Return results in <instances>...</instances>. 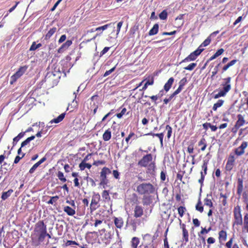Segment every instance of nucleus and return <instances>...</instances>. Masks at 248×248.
<instances>
[{
	"mask_svg": "<svg viewBox=\"0 0 248 248\" xmlns=\"http://www.w3.org/2000/svg\"><path fill=\"white\" fill-rule=\"evenodd\" d=\"M111 137V132L110 129L106 130L103 135V139L104 141L109 140Z\"/></svg>",
	"mask_w": 248,
	"mask_h": 248,
	"instance_id": "nucleus-29",
	"label": "nucleus"
},
{
	"mask_svg": "<svg viewBox=\"0 0 248 248\" xmlns=\"http://www.w3.org/2000/svg\"><path fill=\"white\" fill-rule=\"evenodd\" d=\"M219 239L221 241H225L227 239V233L225 231L221 230L219 232Z\"/></svg>",
	"mask_w": 248,
	"mask_h": 248,
	"instance_id": "nucleus-37",
	"label": "nucleus"
},
{
	"mask_svg": "<svg viewBox=\"0 0 248 248\" xmlns=\"http://www.w3.org/2000/svg\"><path fill=\"white\" fill-rule=\"evenodd\" d=\"M41 46H42V44L41 43L36 44L35 42H33L30 48V51L35 50L36 49L39 48Z\"/></svg>",
	"mask_w": 248,
	"mask_h": 248,
	"instance_id": "nucleus-40",
	"label": "nucleus"
},
{
	"mask_svg": "<svg viewBox=\"0 0 248 248\" xmlns=\"http://www.w3.org/2000/svg\"><path fill=\"white\" fill-rule=\"evenodd\" d=\"M81 170H84L86 168L88 169H90L92 167V165L89 163H85L83 162H82L79 166Z\"/></svg>",
	"mask_w": 248,
	"mask_h": 248,
	"instance_id": "nucleus-41",
	"label": "nucleus"
},
{
	"mask_svg": "<svg viewBox=\"0 0 248 248\" xmlns=\"http://www.w3.org/2000/svg\"><path fill=\"white\" fill-rule=\"evenodd\" d=\"M35 138L34 136H32L31 137H30L28 138L26 140H25L24 141H23L21 143V147L19 149L17 150V153L18 155L20 154V152L21 151L22 149L23 150H25V148L27 146H28V147H29V143L30 142L34 140Z\"/></svg>",
	"mask_w": 248,
	"mask_h": 248,
	"instance_id": "nucleus-11",
	"label": "nucleus"
},
{
	"mask_svg": "<svg viewBox=\"0 0 248 248\" xmlns=\"http://www.w3.org/2000/svg\"><path fill=\"white\" fill-rule=\"evenodd\" d=\"M204 205L210 207H212L213 206V203L211 200L208 199V198H206L204 200Z\"/></svg>",
	"mask_w": 248,
	"mask_h": 248,
	"instance_id": "nucleus-48",
	"label": "nucleus"
},
{
	"mask_svg": "<svg viewBox=\"0 0 248 248\" xmlns=\"http://www.w3.org/2000/svg\"><path fill=\"white\" fill-rule=\"evenodd\" d=\"M237 62V60H233L230 61L229 62H228L227 64H226L223 67L221 73H223L224 72L227 71L228 69V68H229L231 66L235 64Z\"/></svg>",
	"mask_w": 248,
	"mask_h": 248,
	"instance_id": "nucleus-26",
	"label": "nucleus"
},
{
	"mask_svg": "<svg viewBox=\"0 0 248 248\" xmlns=\"http://www.w3.org/2000/svg\"><path fill=\"white\" fill-rule=\"evenodd\" d=\"M72 44V40H67L64 43H63L62 46L58 49V52L62 53L64 50L68 49V48Z\"/></svg>",
	"mask_w": 248,
	"mask_h": 248,
	"instance_id": "nucleus-17",
	"label": "nucleus"
},
{
	"mask_svg": "<svg viewBox=\"0 0 248 248\" xmlns=\"http://www.w3.org/2000/svg\"><path fill=\"white\" fill-rule=\"evenodd\" d=\"M100 196L99 194L94 193L92 197L91 203V209L92 210H95L98 207V203L100 201Z\"/></svg>",
	"mask_w": 248,
	"mask_h": 248,
	"instance_id": "nucleus-9",
	"label": "nucleus"
},
{
	"mask_svg": "<svg viewBox=\"0 0 248 248\" xmlns=\"http://www.w3.org/2000/svg\"><path fill=\"white\" fill-rule=\"evenodd\" d=\"M199 149L204 151L206 147L205 140L203 138L198 143Z\"/></svg>",
	"mask_w": 248,
	"mask_h": 248,
	"instance_id": "nucleus-32",
	"label": "nucleus"
},
{
	"mask_svg": "<svg viewBox=\"0 0 248 248\" xmlns=\"http://www.w3.org/2000/svg\"><path fill=\"white\" fill-rule=\"evenodd\" d=\"M185 211H186V208L184 207L180 206L178 208V213L181 217H182L183 216L184 213Z\"/></svg>",
	"mask_w": 248,
	"mask_h": 248,
	"instance_id": "nucleus-53",
	"label": "nucleus"
},
{
	"mask_svg": "<svg viewBox=\"0 0 248 248\" xmlns=\"http://www.w3.org/2000/svg\"><path fill=\"white\" fill-rule=\"evenodd\" d=\"M211 35L208 36L203 42L199 46L198 48H203V46H206L210 44L211 41Z\"/></svg>",
	"mask_w": 248,
	"mask_h": 248,
	"instance_id": "nucleus-35",
	"label": "nucleus"
},
{
	"mask_svg": "<svg viewBox=\"0 0 248 248\" xmlns=\"http://www.w3.org/2000/svg\"><path fill=\"white\" fill-rule=\"evenodd\" d=\"M196 209L201 213H202L203 211V207L202 205V202L200 200L196 206Z\"/></svg>",
	"mask_w": 248,
	"mask_h": 248,
	"instance_id": "nucleus-47",
	"label": "nucleus"
},
{
	"mask_svg": "<svg viewBox=\"0 0 248 248\" xmlns=\"http://www.w3.org/2000/svg\"><path fill=\"white\" fill-rule=\"evenodd\" d=\"M142 208L139 205H136L134 209V217L136 218L140 217L143 215Z\"/></svg>",
	"mask_w": 248,
	"mask_h": 248,
	"instance_id": "nucleus-19",
	"label": "nucleus"
},
{
	"mask_svg": "<svg viewBox=\"0 0 248 248\" xmlns=\"http://www.w3.org/2000/svg\"><path fill=\"white\" fill-rule=\"evenodd\" d=\"M174 79L173 78H170L167 82L165 84L164 86V90L166 92H168L171 88L173 83L174 82Z\"/></svg>",
	"mask_w": 248,
	"mask_h": 248,
	"instance_id": "nucleus-20",
	"label": "nucleus"
},
{
	"mask_svg": "<svg viewBox=\"0 0 248 248\" xmlns=\"http://www.w3.org/2000/svg\"><path fill=\"white\" fill-rule=\"evenodd\" d=\"M13 192V190L12 189L8 190L6 192H2L1 197L2 200L3 201H5V200H6L8 197H9L11 196V195L12 194V193Z\"/></svg>",
	"mask_w": 248,
	"mask_h": 248,
	"instance_id": "nucleus-31",
	"label": "nucleus"
},
{
	"mask_svg": "<svg viewBox=\"0 0 248 248\" xmlns=\"http://www.w3.org/2000/svg\"><path fill=\"white\" fill-rule=\"evenodd\" d=\"M99 34L98 33H97L95 36H94L93 37H92V38L90 39H88V40H84L83 41H82L80 45H79V46H80V48H81L84 45H86L88 42H89L90 41H91V40H94L96 37L98 36Z\"/></svg>",
	"mask_w": 248,
	"mask_h": 248,
	"instance_id": "nucleus-39",
	"label": "nucleus"
},
{
	"mask_svg": "<svg viewBox=\"0 0 248 248\" xmlns=\"http://www.w3.org/2000/svg\"><path fill=\"white\" fill-rule=\"evenodd\" d=\"M152 163V156H143L138 164L141 167H146L148 165H151Z\"/></svg>",
	"mask_w": 248,
	"mask_h": 248,
	"instance_id": "nucleus-10",
	"label": "nucleus"
},
{
	"mask_svg": "<svg viewBox=\"0 0 248 248\" xmlns=\"http://www.w3.org/2000/svg\"><path fill=\"white\" fill-rule=\"evenodd\" d=\"M237 117L238 119L234 125V128L236 130L238 129L241 126H243L246 122L244 116L240 114H238Z\"/></svg>",
	"mask_w": 248,
	"mask_h": 248,
	"instance_id": "nucleus-12",
	"label": "nucleus"
},
{
	"mask_svg": "<svg viewBox=\"0 0 248 248\" xmlns=\"http://www.w3.org/2000/svg\"><path fill=\"white\" fill-rule=\"evenodd\" d=\"M57 28L53 27L50 29L45 36V39L47 40L50 38V37L56 32Z\"/></svg>",
	"mask_w": 248,
	"mask_h": 248,
	"instance_id": "nucleus-28",
	"label": "nucleus"
},
{
	"mask_svg": "<svg viewBox=\"0 0 248 248\" xmlns=\"http://www.w3.org/2000/svg\"><path fill=\"white\" fill-rule=\"evenodd\" d=\"M187 82V80L186 78L185 77L183 78L182 79L180 80L179 82V87L176 90L177 91L180 93L182 91V90L184 88V87L186 85Z\"/></svg>",
	"mask_w": 248,
	"mask_h": 248,
	"instance_id": "nucleus-21",
	"label": "nucleus"
},
{
	"mask_svg": "<svg viewBox=\"0 0 248 248\" xmlns=\"http://www.w3.org/2000/svg\"><path fill=\"white\" fill-rule=\"evenodd\" d=\"M224 51L223 48H220L217 50V51L215 53L217 57L221 55Z\"/></svg>",
	"mask_w": 248,
	"mask_h": 248,
	"instance_id": "nucleus-60",
	"label": "nucleus"
},
{
	"mask_svg": "<svg viewBox=\"0 0 248 248\" xmlns=\"http://www.w3.org/2000/svg\"><path fill=\"white\" fill-rule=\"evenodd\" d=\"M111 173L110 170L106 167H104L102 169L100 173V185H105L108 182V180L107 179V175Z\"/></svg>",
	"mask_w": 248,
	"mask_h": 248,
	"instance_id": "nucleus-7",
	"label": "nucleus"
},
{
	"mask_svg": "<svg viewBox=\"0 0 248 248\" xmlns=\"http://www.w3.org/2000/svg\"><path fill=\"white\" fill-rule=\"evenodd\" d=\"M178 93H179L177 91L175 90L170 95L168 98L170 101H171V100Z\"/></svg>",
	"mask_w": 248,
	"mask_h": 248,
	"instance_id": "nucleus-64",
	"label": "nucleus"
},
{
	"mask_svg": "<svg viewBox=\"0 0 248 248\" xmlns=\"http://www.w3.org/2000/svg\"><path fill=\"white\" fill-rule=\"evenodd\" d=\"M46 225L43 221H39L36 223L33 232L31 235V244L37 247L44 240V235H46Z\"/></svg>",
	"mask_w": 248,
	"mask_h": 248,
	"instance_id": "nucleus-1",
	"label": "nucleus"
},
{
	"mask_svg": "<svg viewBox=\"0 0 248 248\" xmlns=\"http://www.w3.org/2000/svg\"><path fill=\"white\" fill-rule=\"evenodd\" d=\"M146 237H150L152 239V242L149 244H145L142 247L140 246V248H156L153 243L154 239L151 238V236L149 234H146L144 238H145Z\"/></svg>",
	"mask_w": 248,
	"mask_h": 248,
	"instance_id": "nucleus-25",
	"label": "nucleus"
},
{
	"mask_svg": "<svg viewBox=\"0 0 248 248\" xmlns=\"http://www.w3.org/2000/svg\"><path fill=\"white\" fill-rule=\"evenodd\" d=\"M154 83V80L152 79L151 81L148 80L144 84V86L142 88V89H140V91H145L147 88L148 85H153Z\"/></svg>",
	"mask_w": 248,
	"mask_h": 248,
	"instance_id": "nucleus-43",
	"label": "nucleus"
},
{
	"mask_svg": "<svg viewBox=\"0 0 248 248\" xmlns=\"http://www.w3.org/2000/svg\"><path fill=\"white\" fill-rule=\"evenodd\" d=\"M65 245L66 246H69L71 245H78V244L76 241L68 240L66 242Z\"/></svg>",
	"mask_w": 248,
	"mask_h": 248,
	"instance_id": "nucleus-55",
	"label": "nucleus"
},
{
	"mask_svg": "<svg viewBox=\"0 0 248 248\" xmlns=\"http://www.w3.org/2000/svg\"><path fill=\"white\" fill-rule=\"evenodd\" d=\"M197 64L196 63H191L189 64L187 66L185 67L184 69L186 70L191 71L196 66Z\"/></svg>",
	"mask_w": 248,
	"mask_h": 248,
	"instance_id": "nucleus-50",
	"label": "nucleus"
},
{
	"mask_svg": "<svg viewBox=\"0 0 248 248\" xmlns=\"http://www.w3.org/2000/svg\"><path fill=\"white\" fill-rule=\"evenodd\" d=\"M65 116V113H62L61 114H60L58 117H57L56 118H54L51 120L49 122L50 124L55 123L58 124L60 122H62L63 119L64 118Z\"/></svg>",
	"mask_w": 248,
	"mask_h": 248,
	"instance_id": "nucleus-24",
	"label": "nucleus"
},
{
	"mask_svg": "<svg viewBox=\"0 0 248 248\" xmlns=\"http://www.w3.org/2000/svg\"><path fill=\"white\" fill-rule=\"evenodd\" d=\"M203 50L204 48H198L196 50L191 53L187 57L183 60L181 63L195 60Z\"/></svg>",
	"mask_w": 248,
	"mask_h": 248,
	"instance_id": "nucleus-6",
	"label": "nucleus"
},
{
	"mask_svg": "<svg viewBox=\"0 0 248 248\" xmlns=\"http://www.w3.org/2000/svg\"><path fill=\"white\" fill-rule=\"evenodd\" d=\"M105 229H102L101 232H105ZM113 236V233L111 231L106 232L104 234H101V239L102 241L106 244H108L110 243Z\"/></svg>",
	"mask_w": 248,
	"mask_h": 248,
	"instance_id": "nucleus-8",
	"label": "nucleus"
},
{
	"mask_svg": "<svg viewBox=\"0 0 248 248\" xmlns=\"http://www.w3.org/2000/svg\"><path fill=\"white\" fill-rule=\"evenodd\" d=\"M111 24H112V23H110L106 24L104 26L97 27L95 29V31H104V30H106L108 27H110Z\"/></svg>",
	"mask_w": 248,
	"mask_h": 248,
	"instance_id": "nucleus-44",
	"label": "nucleus"
},
{
	"mask_svg": "<svg viewBox=\"0 0 248 248\" xmlns=\"http://www.w3.org/2000/svg\"><path fill=\"white\" fill-rule=\"evenodd\" d=\"M28 65L20 66L18 70L11 77L10 84H13L20 78L27 70Z\"/></svg>",
	"mask_w": 248,
	"mask_h": 248,
	"instance_id": "nucleus-5",
	"label": "nucleus"
},
{
	"mask_svg": "<svg viewBox=\"0 0 248 248\" xmlns=\"http://www.w3.org/2000/svg\"><path fill=\"white\" fill-rule=\"evenodd\" d=\"M114 224L117 228L121 229L124 225V221L121 217H115Z\"/></svg>",
	"mask_w": 248,
	"mask_h": 248,
	"instance_id": "nucleus-27",
	"label": "nucleus"
},
{
	"mask_svg": "<svg viewBox=\"0 0 248 248\" xmlns=\"http://www.w3.org/2000/svg\"><path fill=\"white\" fill-rule=\"evenodd\" d=\"M75 209L72 208L68 206H64L63 208V211L69 216H73L75 213Z\"/></svg>",
	"mask_w": 248,
	"mask_h": 248,
	"instance_id": "nucleus-23",
	"label": "nucleus"
},
{
	"mask_svg": "<svg viewBox=\"0 0 248 248\" xmlns=\"http://www.w3.org/2000/svg\"><path fill=\"white\" fill-rule=\"evenodd\" d=\"M57 177H58L59 180H60L62 182H65L66 181V179L64 177L63 173L60 171H58L57 174Z\"/></svg>",
	"mask_w": 248,
	"mask_h": 248,
	"instance_id": "nucleus-45",
	"label": "nucleus"
},
{
	"mask_svg": "<svg viewBox=\"0 0 248 248\" xmlns=\"http://www.w3.org/2000/svg\"><path fill=\"white\" fill-rule=\"evenodd\" d=\"M184 173V172L183 171H179L177 174V178L180 180L181 181H182V178H183V174Z\"/></svg>",
	"mask_w": 248,
	"mask_h": 248,
	"instance_id": "nucleus-58",
	"label": "nucleus"
},
{
	"mask_svg": "<svg viewBox=\"0 0 248 248\" xmlns=\"http://www.w3.org/2000/svg\"><path fill=\"white\" fill-rule=\"evenodd\" d=\"M209 159H205L203 160V164L202 166V170L207 169V164L208 163Z\"/></svg>",
	"mask_w": 248,
	"mask_h": 248,
	"instance_id": "nucleus-61",
	"label": "nucleus"
},
{
	"mask_svg": "<svg viewBox=\"0 0 248 248\" xmlns=\"http://www.w3.org/2000/svg\"><path fill=\"white\" fill-rule=\"evenodd\" d=\"M167 16L168 13L165 10L162 11L159 15V18L161 20L166 19L167 18Z\"/></svg>",
	"mask_w": 248,
	"mask_h": 248,
	"instance_id": "nucleus-42",
	"label": "nucleus"
},
{
	"mask_svg": "<svg viewBox=\"0 0 248 248\" xmlns=\"http://www.w3.org/2000/svg\"><path fill=\"white\" fill-rule=\"evenodd\" d=\"M166 130H167V138L170 139L172 133V128L169 125L166 126Z\"/></svg>",
	"mask_w": 248,
	"mask_h": 248,
	"instance_id": "nucleus-49",
	"label": "nucleus"
},
{
	"mask_svg": "<svg viewBox=\"0 0 248 248\" xmlns=\"http://www.w3.org/2000/svg\"><path fill=\"white\" fill-rule=\"evenodd\" d=\"M126 110L127 109L126 108H123L120 113H117L116 114L117 118L119 119L123 117V116L125 114V113L126 112Z\"/></svg>",
	"mask_w": 248,
	"mask_h": 248,
	"instance_id": "nucleus-51",
	"label": "nucleus"
},
{
	"mask_svg": "<svg viewBox=\"0 0 248 248\" xmlns=\"http://www.w3.org/2000/svg\"><path fill=\"white\" fill-rule=\"evenodd\" d=\"M97 216L98 215H96L95 216H94V219H92V220L94 222L93 225L96 228L101 227L103 224V221H104V222H105L103 217L98 218ZM98 216L100 217V215H98Z\"/></svg>",
	"mask_w": 248,
	"mask_h": 248,
	"instance_id": "nucleus-14",
	"label": "nucleus"
},
{
	"mask_svg": "<svg viewBox=\"0 0 248 248\" xmlns=\"http://www.w3.org/2000/svg\"><path fill=\"white\" fill-rule=\"evenodd\" d=\"M137 136L135 135L134 132H130L128 136L125 138V141L127 144H128L130 140L133 138V140L136 139Z\"/></svg>",
	"mask_w": 248,
	"mask_h": 248,
	"instance_id": "nucleus-38",
	"label": "nucleus"
},
{
	"mask_svg": "<svg viewBox=\"0 0 248 248\" xmlns=\"http://www.w3.org/2000/svg\"><path fill=\"white\" fill-rule=\"evenodd\" d=\"M159 26L157 24H155L153 27L149 31V35L150 36L155 35L158 31Z\"/></svg>",
	"mask_w": 248,
	"mask_h": 248,
	"instance_id": "nucleus-30",
	"label": "nucleus"
},
{
	"mask_svg": "<svg viewBox=\"0 0 248 248\" xmlns=\"http://www.w3.org/2000/svg\"><path fill=\"white\" fill-rule=\"evenodd\" d=\"M224 82L221 84L223 89L220 90L219 92L214 95V98L217 99L220 97L225 96L227 93L231 89V78L227 77L223 79Z\"/></svg>",
	"mask_w": 248,
	"mask_h": 248,
	"instance_id": "nucleus-2",
	"label": "nucleus"
},
{
	"mask_svg": "<svg viewBox=\"0 0 248 248\" xmlns=\"http://www.w3.org/2000/svg\"><path fill=\"white\" fill-rule=\"evenodd\" d=\"M130 224L132 226L133 230L135 231L137 225H140V221L138 219H130L128 218L127 221V224Z\"/></svg>",
	"mask_w": 248,
	"mask_h": 248,
	"instance_id": "nucleus-18",
	"label": "nucleus"
},
{
	"mask_svg": "<svg viewBox=\"0 0 248 248\" xmlns=\"http://www.w3.org/2000/svg\"><path fill=\"white\" fill-rule=\"evenodd\" d=\"M131 243L132 248H137V246L140 243L139 239L138 237H134L132 239Z\"/></svg>",
	"mask_w": 248,
	"mask_h": 248,
	"instance_id": "nucleus-33",
	"label": "nucleus"
},
{
	"mask_svg": "<svg viewBox=\"0 0 248 248\" xmlns=\"http://www.w3.org/2000/svg\"><path fill=\"white\" fill-rule=\"evenodd\" d=\"M183 230V240L185 241V244L188 241V231L186 228V225L183 224L182 225Z\"/></svg>",
	"mask_w": 248,
	"mask_h": 248,
	"instance_id": "nucleus-22",
	"label": "nucleus"
},
{
	"mask_svg": "<svg viewBox=\"0 0 248 248\" xmlns=\"http://www.w3.org/2000/svg\"><path fill=\"white\" fill-rule=\"evenodd\" d=\"M66 39V36L65 34L62 35L59 39L58 42L59 43H62L64 42Z\"/></svg>",
	"mask_w": 248,
	"mask_h": 248,
	"instance_id": "nucleus-63",
	"label": "nucleus"
},
{
	"mask_svg": "<svg viewBox=\"0 0 248 248\" xmlns=\"http://www.w3.org/2000/svg\"><path fill=\"white\" fill-rule=\"evenodd\" d=\"M237 188L243 189V180L241 179H238Z\"/></svg>",
	"mask_w": 248,
	"mask_h": 248,
	"instance_id": "nucleus-59",
	"label": "nucleus"
},
{
	"mask_svg": "<svg viewBox=\"0 0 248 248\" xmlns=\"http://www.w3.org/2000/svg\"><path fill=\"white\" fill-rule=\"evenodd\" d=\"M248 144L246 141L242 143L241 145L235 149V154L236 155H241L244 154L245 149L247 147Z\"/></svg>",
	"mask_w": 248,
	"mask_h": 248,
	"instance_id": "nucleus-16",
	"label": "nucleus"
},
{
	"mask_svg": "<svg viewBox=\"0 0 248 248\" xmlns=\"http://www.w3.org/2000/svg\"><path fill=\"white\" fill-rule=\"evenodd\" d=\"M234 156H229L226 165V169L227 170L230 171L232 170L234 165Z\"/></svg>",
	"mask_w": 248,
	"mask_h": 248,
	"instance_id": "nucleus-15",
	"label": "nucleus"
},
{
	"mask_svg": "<svg viewBox=\"0 0 248 248\" xmlns=\"http://www.w3.org/2000/svg\"><path fill=\"white\" fill-rule=\"evenodd\" d=\"M123 24V21H121L117 24V34H118L120 31L121 28Z\"/></svg>",
	"mask_w": 248,
	"mask_h": 248,
	"instance_id": "nucleus-56",
	"label": "nucleus"
},
{
	"mask_svg": "<svg viewBox=\"0 0 248 248\" xmlns=\"http://www.w3.org/2000/svg\"><path fill=\"white\" fill-rule=\"evenodd\" d=\"M223 103L224 100L222 99L218 100L217 103L214 104L212 108L213 110L214 111H216L218 108H219L223 105Z\"/></svg>",
	"mask_w": 248,
	"mask_h": 248,
	"instance_id": "nucleus-34",
	"label": "nucleus"
},
{
	"mask_svg": "<svg viewBox=\"0 0 248 248\" xmlns=\"http://www.w3.org/2000/svg\"><path fill=\"white\" fill-rule=\"evenodd\" d=\"M109 48H110L109 47H105L104 48V49L101 51V52H100V56H103L105 53H106L108 51Z\"/></svg>",
	"mask_w": 248,
	"mask_h": 248,
	"instance_id": "nucleus-62",
	"label": "nucleus"
},
{
	"mask_svg": "<svg viewBox=\"0 0 248 248\" xmlns=\"http://www.w3.org/2000/svg\"><path fill=\"white\" fill-rule=\"evenodd\" d=\"M246 209L248 212L244 214V222H243V229L248 233V202H246Z\"/></svg>",
	"mask_w": 248,
	"mask_h": 248,
	"instance_id": "nucleus-13",
	"label": "nucleus"
},
{
	"mask_svg": "<svg viewBox=\"0 0 248 248\" xmlns=\"http://www.w3.org/2000/svg\"><path fill=\"white\" fill-rule=\"evenodd\" d=\"M66 202L68 204H69L70 205H71L74 209L76 208V204H75V201L74 200H67L66 201Z\"/></svg>",
	"mask_w": 248,
	"mask_h": 248,
	"instance_id": "nucleus-57",
	"label": "nucleus"
},
{
	"mask_svg": "<svg viewBox=\"0 0 248 248\" xmlns=\"http://www.w3.org/2000/svg\"><path fill=\"white\" fill-rule=\"evenodd\" d=\"M116 65H115V66H114L113 67H112L111 69H110V70H108V71H106L105 72V73L104 74V75H103V77H106L108 76L109 75H110L111 73H112L114 71V70H115L116 69Z\"/></svg>",
	"mask_w": 248,
	"mask_h": 248,
	"instance_id": "nucleus-52",
	"label": "nucleus"
},
{
	"mask_svg": "<svg viewBox=\"0 0 248 248\" xmlns=\"http://www.w3.org/2000/svg\"><path fill=\"white\" fill-rule=\"evenodd\" d=\"M137 191L140 194H150L154 192V189L150 183H143L138 186Z\"/></svg>",
	"mask_w": 248,
	"mask_h": 248,
	"instance_id": "nucleus-4",
	"label": "nucleus"
},
{
	"mask_svg": "<svg viewBox=\"0 0 248 248\" xmlns=\"http://www.w3.org/2000/svg\"><path fill=\"white\" fill-rule=\"evenodd\" d=\"M59 197L58 196H55L53 197H51L50 199L47 202V203L49 204H53L54 203L56 202V201L59 199Z\"/></svg>",
	"mask_w": 248,
	"mask_h": 248,
	"instance_id": "nucleus-46",
	"label": "nucleus"
},
{
	"mask_svg": "<svg viewBox=\"0 0 248 248\" xmlns=\"http://www.w3.org/2000/svg\"><path fill=\"white\" fill-rule=\"evenodd\" d=\"M233 216V226L234 225H242L243 224V218L240 206L237 205L234 208Z\"/></svg>",
	"mask_w": 248,
	"mask_h": 248,
	"instance_id": "nucleus-3",
	"label": "nucleus"
},
{
	"mask_svg": "<svg viewBox=\"0 0 248 248\" xmlns=\"http://www.w3.org/2000/svg\"><path fill=\"white\" fill-rule=\"evenodd\" d=\"M147 135H152L153 136H155L158 137V138L159 139L161 144V145L163 144V138H164V134L163 133H157V134L150 133L147 134Z\"/></svg>",
	"mask_w": 248,
	"mask_h": 248,
	"instance_id": "nucleus-36",
	"label": "nucleus"
},
{
	"mask_svg": "<svg viewBox=\"0 0 248 248\" xmlns=\"http://www.w3.org/2000/svg\"><path fill=\"white\" fill-rule=\"evenodd\" d=\"M221 63H219L216 65L214 69V71L212 72V77L215 76L218 72V67L220 66Z\"/></svg>",
	"mask_w": 248,
	"mask_h": 248,
	"instance_id": "nucleus-54",
	"label": "nucleus"
}]
</instances>
